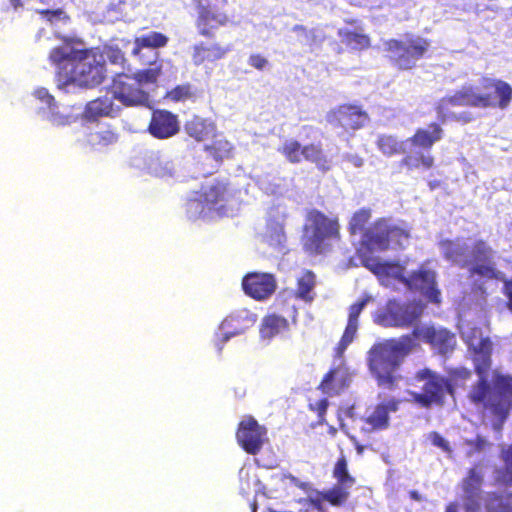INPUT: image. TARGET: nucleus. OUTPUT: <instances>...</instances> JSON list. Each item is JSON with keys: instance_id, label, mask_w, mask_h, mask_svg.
<instances>
[{"instance_id": "c9c22d12", "label": "nucleus", "mask_w": 512, "mask_h": 512, "mask_svg": "<svg viewBox=\"0 0 512 512\" xmlns=\"http://www.w3.org/2000/svg\"><path fill=\"white\" fill-rule=\"evenodd\" d=\"M348 489V487L337 484L328 490L318 492L317 495L321 496L330 505L339 507L349 498Z\"/></svg>"}, {"instance_id": "a19ab883", "label": "nucleus", "mask_w": 512, "mask_h": 512, "mask_svg": "<svg viewBox=\"0 0 512 512\" xmlns=\"http://www.w3.org/2000/svg\"><path fill=\"white\" fill-rule=\"evenodd\" d=\"M279 152L292 164L300 163L303 159V146L297 140L284 142Z\"/></svg>"}, {"instance_id": "c03bdc74", "label": "nucleus", "mask_w": 512, "mask_h": 512, "mask_svg": "<svg viewBox=\"0 0 512 512\" xmlns=\"http://www.w3.org/2000/svg\"><path fill=\"white\" fill-rule=\"evenodd\" d=\"M194 95L192 85L190 83L177 85L171 90L167 91L165 98L173 101L180 102L192 98Z\"/></svg>"}, {"instance_id": "09e8293b", "label": "nucleus", "mask_w": 512, "mask_h": 512, "mask_svg": "<svg viewBox=\"0 0 512 512\" xmlns=\"http://www.w3.org/2000/svg\"><path fill=\"white\" fill-rule=\"evenodd\" d=\"M370 298L367 296L365 298H362L355 303H353L349 307V314H348V320L350 322L358 323V318L363 311L364 307L367 305Z\"/></svg>"}, {"instance_id": "a18cd8bd", "label": "nucleus", "mask_w": 512, "mask_h": 512, "mask_svg": "<svg viewBox=\"0 0 512 512\" xmlns=\"http://www.w3.org/2000/svg\"><path fill=\"white\" fill-rule=\"evenodd\" d=\"M161 74V65L157 64L153 67L140 70L136 72L134 77L137 78L138 83L143 87L144 84H154L157 82L159 75Z\"/></svg>"}, {"instance_id": "6ab92c4d", "label": "nucleus", "mask_w": 512, "mask_h": 512, "mask_svg": "<svg viewBox=\"0 0 512 512\" xmlns=\"http://www.w3.org/2000/svg\"><path fill=\"white\" fill-rule=\"evenodd\" d=\"M483 480L484 474L481 465L478 463L468 469L466 476L461 481L465 506L468 512H475L479 509Z\"/></svg>"}, {"instance_id": "6e6d98bb", "label": "nucleus", "mask_w": 512, "mask_h": 512, "mask_svg": "<svg viewBox=\"0 0 512 512\" xmlns=\"http://www.w3.org/2000/svg\"><path fill=\"white\" fill-rule=\"evenodd\" d=\"M473 350L474 354L492 353V343L489 338H482Z\"/></svg>"}, {"instance_id": "b1692460", "label": "nucleus", "mask_w": 512, "mask_h": 512, "mask_svg": "<svg viewBox=\"0 0 512 512\" xmlns=\"http://www.w3.org/2000/svg\"><path fill=\"white\" fill-rule=\"evenodd\" d=\"M184 130L189 137L202 142L215 133L216 125L209 119L194 115L185 122Z\"/></svg>"}, {"instance_id": "aec40b11", "label": "nucleus", "mask_w": 512, "mask_h": 512, "mask_svg": "<svg viewBox=\"0 0 512 512\" xmlns=\"http://www.w3.org/2000/svg\"><path fill=\"white\" fill-rule=\"evenodd\" d=\"M415 330L418 331L416 338L420 336L425 343L441 355L452 352L456 346V337L448 329L427 326Z\"/></svg>"}, {"instance_id": "1a4fd4ad", "label": "nucleus", "mask_w": 512, "mask_h": 512, "mask_svg": "<svg viewBox=\"0 0 512 512\" xmlns=\"http://www.w3.org/2000/svg\"><path fill=\"white\" fill-rule=\"evenodd\" d=\"M414 379L423 382L421 392L410 393L415 404L424 409H430L432 406H444L446 395L450 390V385L446 383L444 376L430 368H423L415 373Z\"/></svg>"}, {"instance_id": "4c0bfd02", "label": "nucleus", "mask_w": 512, "mask_h": 512, "mask_svg": "<svg viewBox=\"0 0 512 512\" xmlns=\"http://www.w3.org/2000/svg\"><path fill=\"white\" fill-rule=\"evenodd\" d=\"M113 111L112 100L107 97L94 99L86 105V114L89 117L108 116Z\"/></svg>"}, {"instance_id": "a211bd4d", "label": "nucleus", "mask_w": 512, "mask_h": 512, "mask_svg": "<svg viewBox=\"0 0 512 512\" xmlns=\"http://www.w3.org/2000/svg\"><path fill=\"white\" fill-rule=\"evenodd\" d=\"M180 130L178 116L168 110L156 109L152 112L148 132L156 139H168Z\"/></svg>"}, {"instance_id": "8fccbe9b", "label": "nucleus", "mask_w": 512, "mask_h": 512, "mask_svg": "<svg viewBox=\"0 0 512 512\" xmlns=\"http://www.w3.org/2000/svg\"><path fill=\"white\" fill-rule=\"evenodd\" d=\"M338 373L337 368H331L322 378L318 389L323 393H329L333 389V382L336 379Z\"/></svg>"}, {"instance_id": "f257e3e1", "label": "nucleus", "mask_w": 512, "mask_h": 512, "mask_svg": "<svg viewBox=\"0 0 512 512\" xmlns=\"http://www.w3.org/2000/svg\"><path fill=\"white\" fill-rule=\"evenodd\" d=\"M77 44L81 42L64 37L61 45L51 49L48 59L56 68L58 82L86 88L100 85L107 74L103 54L96 48H77Z\"/></svg>"}, {"instance_id": "4468645a", "label": "nucleus", "mask_w": 512, "mask_h": 512, "mask_svg": "<svg viewBox=\"0 0 512 512\" xmlns=\"http://www.w3.org/2000/svg\"><path fill=\"white\" fill-rule=\"evenodd\" d=\"M327 121L345 131H355L367 124L369 115L362 106L345 103L329 111Z\"/></svg>"}, {"instance_id": "0eeeda50", "label": "nucleus", "mask_w": 512, "mask_h": 512, "mask_svg": "<svg viewBox=\"0 0 512 512\" xmlns=\"http://www.w3.org/2000/svg\"><path fill=\"white\" fill-rule=\"evenodd\" d=\"M236 194L237 190L229 181L214 179L212 182L202 185L200 190L187 200L186 212L191 217L206 214L227 216Z\"/></svg>"}, {"instance_id": "c85d7f7f", "label": "nucleus", "mask_w": 512, "mask_h": 512, "mask_svg": "<svg viewBox=\"0 0 512 512\" xmlns=\"http://www.w3.org/2000/svg\"><path fill=\"white\" fill-rule=\"evenodd\" d=\"M288 320L277 314L266 315L261 324V335L264 338H272L278 335L280 332L288 329Z\"/></svg>"}, {"instance_id": "393cba45", "label": "nucleus", "mask_w": 512, "mask_h": 512, "mask_svg": "<svg viewBox=\"0 0 512 512\" xmlns=\"http://www.w3.org/2000/svg\"><path fill=\"white\" fill-rule=\"evenodd\" d=\"M398 166L406 172L415 170H430L435 166V157L424 150L407 153L398 162Z\"/></svg>"}, {"instance_id": "774afa93", "label": "nucleus", "mask_w": 512, "mask_h": 512, "mask_svg": "<svg viewBox=\"0 0 512 512\" xmlns=\"http://www.w3.org/2000/svg\"><path fill=\"white\" fill-rule=\"evenodd\" d=\"M293 31H302V32H306V28L303 26V25H295L293 27Z\"/></svg>"}, {"instance_id": "a878e982", "label": "nucleus", "mask_w": 512, "mask_h": 512, "mask_svg": "<svg viewBox=\"0 0 512 512\" xmlns=\"http://www.w3.org/2000/svg\"><path fill=\"white\" fill-rule=\"evenodd\" d=\"M316 286V275L312 270L305 269L297 278L294 296L306 303H311L315 298L314 288Z\"/></svg>"}, {"instance_id": "39448f33", "label": "nucleus", "mask_w": 512, "mask_h": 512, "mask_svg": "<svg viewBox=\"0 0 512 512\" xmlns=\"http://www.w3.org/2000/svg\"><path fill=\"white\" fill-rule=\"evenodd\" d=\"M341 226L337 216H329L318 209L306 214L301 236L302 247L310 255H324L332 251L341 239Z\"/></svg>"}, {"instance_id": "72a5a7b5", "label": "nucleus", "mask_w": 512, "mask_h": 512, "mask_svg": "<svg viewBox=\"0 0 512 512\" xmlns=\"http://www.w3.org/2000/svg\"><path fill=\"white\" fill-rule=\"evenodd\" d=\"M486 512H512V493L499 495L489 493L485 498Z\"/></svg>"}, {"instance_id": "338daca9", "label": "nucleus", "mask_w": 512, "mask_h": 512, "mask_svg": "<svg viewBox=\"0 0 512 512\" xmlns=\"http://www.w3.org/2000/svg\"><path fill=\"white\" fill-rule=\"evenodd\" d=\"M10 1V5L14 8V9H18L19 7H22V1L21 0H9Z\"/></svg>"}, {"instance_id": "37998d69", "label": "nucleus", "mask_w": 512, "mask_h": 512, "mask_svg": "<svg viewBox=\"0 0 512 512\" xmlns=\"http://www.w3.org/2000/svg\"><path fill=\"white\" fill-rule=\"evenodd\" d=\"M445 259L457 262L464 256V248L454 240L446 239L440 242Z\"/></svg>"}, {"instance_id": "680f3d73", "label": "nucleus", "mask_w": 512, "mask_h": 512, "mask_svg": "<svg viewBox=\"0 0 512 512\" xmlns=\"http://www.w3.org/2000/svg\"><path fill=\"white\" fill-rule=\"evenodd\" d=\"M452 118L462 123H469L473 120V116L469 112H462L458 115H453Z\"/></svg>"}, {"instance_id": "0e129e2a", "label": "nucleus", "mask_w": 512, "mask_h": 512, "mask_svg": "<svg viewBox=\"0 0 512 512\" xmlns=\"http://www.w3.org/2000/svg\"><path fill=\"white\" fill-rule=\"evenodd\" d=\"M297 314H298V312H297V308H296L294 305H291V306L288 308L287 315H288L289 317H291V318L295 321V319H296V317H297Z\"/></svg>"}, {"instance_id": "f8f14e48", "label": "nucleus", "mask_w": 512, "mask_h": 512, "mask_svg": "<svg viewBox=\"0 0 512 512\" xmlns=\"http://www.w3.org/2000/svg\"><path fill=\"white\" fill-rule=\"evenodd\" d=\"M112 97L126 107L142 106L149 102L148 92L133 74L118 73L108 87Z\"/></svg>"}, {"instance_id": "f3484780", "label": "nucleus", "mask_w": 512, "mask_h": 512, "mask_svg": "<svg viewBox=\"0 0 512 512\" xmlns=\"http://www.w3.org/2000/svg\"><path fill=\"white\" fill-rule=\"evenodd\" d=\"M195 4L197 8L195 25L201 36L212 38L214 30L229 23V16L225 12L213 9L209 4L202 3V0H195Z\"/></svg>"}, {"instance_id": "9b49d317", "label": "nucleus", "mask_w": 512, "mask_h": 512, "mask_svg": "<svg viewBox=\"0 0 512 512\" xmlns=\"http://www.w3.org/2000/svg\"><path fill=\"white\" fill-rule=\"evenodd\" d=\"M423 311L424 305L420 301L400 302L390 299L378 315L377 322L383 327L409 328L419 321Z\"/></svg>"}, {"instance_id": "49530a36", "label": "nucleus", "mask_w": 512, "mask_h": 512, "mask_svg": "<svg viewBox=\"0 0 512 512\" xmlns=\"http://www.w3.org/2000/svg\"><path fill=\"white\" fill-rule=\"evenodd\" d=\"M464 443L466 446L470 448L469 451L467 452L468 456L479 454L491 445L488 442V440L482 435H477L473 439H466Z\"/></svg>"}, {"instance_id": "ddd939ff", "label": "nucleus", "mask_w": 512, "mask_h": 512, "mask_svg": "<svg viewBox=\"0 0 512 512\" xmlns=\"http://www.w3.org/2000/svg\"><path fill=\"white\" fill-rule=\"evenodd\" d=\"M238 445L250 455H257L267 441V429L251 415L242 419L236 430Z\"/></svg>"}, {"instance_id": "5fc2aeb1", "label": "nucleus", "mask_w": 512, "mask_h": 512, "mask_svg": "<svg viewBox=\"0 0 512 512\" xmlns=\"http://www.w3.org/2000/svg\"><path fill=\"white\" fill-rule=\"evenodd\" d=\"M357 330L358 323L347 321V325L341 338L352 343L356 337Z\"/></svg>"}, {"instance_id": "6e6552de", "label": "nucleus", "mask_w": 512, "mask_h": 512, "mask_svg": "<svg viewBox=\"0 0 512 512\" xmlns=\"http://www.w3.org/2000/svg\"><path fill=\"white\" fill-rule=\"evenodd\" d=\"M386 58L399 71H409L417 67V62L425 58L431 49V40L406 33L404 39L390 38L383 43Z\"/></svg>"}, {"instance_id": "3c124183", "label": "nucleus", "mask_w": 512, "mask_h": 512, "mask_svg": "<svg viewBox=\"0 0 512 512\" xmlns=\"http://www.w3.org/2000/svg\"><path fill=\"white\" fill-rule=\"evenodd\" d=\"M328 400L326 398H322L316 401L314 404H310V409L317 413L318 421L320 424H323L325 421V414L328 408Z\"/></svg>"}, {"instance_id": "4d7b16f0", "label": "nucleus", "mask_w": 512, "mask_h": 512, "mask_svg": "<svg viewBox=\"0 0 512 512\" xmlns=\"http://www.w3.org/2000/svg\"><path fill=\"white\" fill-rule=\"evenodd\" d=\"M323 501H325L324 499H322L321 496H317L315 498L313 497H308L306 499L303 500V502L306 504V505H309L311 506L312 508H314L315 510H317V512H326L324 506H323Z\"/></svg>"}, {"instance_id": "f704fd0d", "label": "nucleus", "mask_w": 512, "mask_h": 512, "mask_svg": "<svg viewBox=\"0 0 512 512\" xmlns=\"http://www.w3.org/2000/svg\"><path fill=\"white\" fill-rule=\"evenodd\" d=\"M204 149L215 161L222 162L224 159L233 156L234 147L226 139H216L211 144L206 145Z\"/></svg>"}, {"instance_id": "20e7f679", "label": "nucleus", "mask_w": 512, "mask_h": 512, "mask_svg": "<svg viewBox=\"0 0 512 512\" xmlns=\"http://www.w3.org/2000/svg\"><path fill=\"white\" fill-rule=\"evenodd\" d=\"M481 87L484 93L476 92L472 86H463L452 95L443 97L436 108L441 113L449 106L478 108H499L505 110L512 102V86L504 80L483 77Z\"/></svg>"}, {"instance_id": "bf43d9fd", "label": "nucleus", "mask_w": 512, "mask_h": 512, "mask_svg": "<svg viewBox=\"0 0 512 512\" xmlns=\"http://www.w3.org/2000/svg\"><path fill=\"white\" fill-rule=\"evenodd\" d=\"M35 94L40 100L44 101L48 105V107L54 106V102H55L54 97L52 95H50L46 89H44V88L38 89L35 92Z\"/></svg>"}, {"instance_id": "864d4df0", "label": "nucleus", "mask_w": 512, "mask_h": 512, "mask_svg": "<svg viewBox=\"0 0 512 512\" xmlns=\"http://www.w3.org/2000/svg\"><path fill=\"white\" fill-rule=\"evenodd\" d=\"M248 64L257 70H263L268 65V60L261 54H251Z\"/></svg>"}, {"instance_id": "4be33fe9", "label": "nucleus", "mask_w": 512, "mask_h": 512, "mask_svg": "<svg viewBox=\"0 0 512 512\" xmlns=\"http://www.w3.org/2000/svg\"><path fill=\"white\" fill-rule=\"evenodd\" d=\"M400 400L392 398L375 406L373 412L365 419L371 431L384 430L389 426V413L399 409Z\"/></svg>"}, {"instance_id": "ea45409f", "label": "nucleus", "mask_w": 512, "mask_h": 512, "mask_svg": "<svg viewBox=\"0 0 512 512\" xmlns=\"http://www.w3.org/2000/svg\"><path fill=\"white\" fill-rule=\"evenodd\" d=\"M239 322V319L237 317H230L223 321L222 323V329L226 328H233L232 330H227L221 335L218 336L215 345L217 346L218 350L221 351L223 349L224 344L233 336L240 335L244 333V328H238L237 323Z\"/></svg>"}, {"instance_id": "79ce46f5", "label": "nucleus", "mask_w": 512, "mask_h": 512, "mask_svg": "<svg viewBox=\"0 0 512 512\" xmlns=\"http://www.w3.org/2000/svg\"><path fill=\"white\" fill-rule=\"evenodd\" d=\"M371 218V210L369 208H361L357 210L351 217L348 230L351 235H356L364 231L365 226Z\"/></svg>"}, {"instance_id": "e2e57ef3", "label": "nucleus", "mask_w": 512, "mask_h": 512, "mask_svg": "<svg viewBox=\"0 0 512 512\" xmlns=\"http://www.w3.org/2000/svg\"><path fill=\"white\" fill-rule=\"evenodd\" d=\"M350 344H351V342H348L347 340H344L341 338L335 348L336 354L338 356H341Z\"/></svg>"}, {"instance_id": "423d86ee", "label": "nucleus", "mask_w": 512, "mask_h": 512, "mask_svg": "<svg viewBox=\"0 0 512 512\" xmlns=\"http://www.w3.org/2000/svg\"><path fill=\"white\" fill-rule=\"evenodd\" d=\"M363 265L377 276L392 275L404 284L409 290H416L432 303H441V292L437 287L436 273L421 266L412 271L409 276L404 275V268L397 262H381L376 258L363 259Z\"/></svg>"}, {"instance_id": "de8ad7c7", "label": "nucleus", "mask_w": 512, "mask_h": 512, "mask_svg": "<svg viewBox=\"0 0 512 512\" xmlns=\"http://www.w3.org/2000/svg\"><path fill=\"white\" fill-rule=\"evenodd\" d=\"M37 13L41 15L46 21L53 23L60 20H68L69 16L61 8L57 9H40Z\"/></svg>"}, {"instance_id": "5701e85b", "label": "nucleus", "mask_w": 512, "mask_h": 512, "mask_svg": "<svg viewBox=\"0 0 512 512\" xmlns=\"http://www.w3.org/2000/svg\"><path fill=\"white\" fill-rule=\"evenodd\" d=\"M229 51V47H223L218 43L211 45L200 43L193 47L192 61L194 65L201 66L206 62H215L224 58Z\"/></svg>"}, {"instance_id": "c756f323", "label": "nucleus", "mask_w": 512, "mask_h": 512, "mask_svg": "<svg viewBox=\"0 0 512 512\" xmlns=\"http://www.w3.org/2000/svg\"><path fill=\"white\" fill-rule=\"evenodd\" d=\"M168 43V37L161 32L152 31L149 34L136 37L134 40L135 47L133 54H138L143 48H161Z\"/></svg>"}, {"instance_id": "7ed1b4c3", "label": "nucleus", "mask_w": 512, "mask_h": 512, "mask_svg": "<svg viewBox=\"0 0 512 512\" xmlns=\"http://www.w3.org/2000/svg\"><path fill=\"white\" fill-rule=\"evenodd\" d=\"M405 334L399 338H390L376 342L368 351V367L380 387L393 390L397 387L401 375L397 373L404 359L416 346V335Z\"/></svg>"}, {"instance_id": "bb28decb", "label": "nucleus", "mask_w": 512, "mask_h": 512, "mask_svg": "<svg viewBox=\"0 0 512 512\" xmlns=\"http://www.w3.org/2000/svg\"><path fill=\"white\" fill-rule=\"evenodd\" d=\"M303 159L314 163L318 170L325 173L331 169V161L324 153L320 143H309L303 146Z\"/></svg>"}, {"instance_id": "052dcab7", "label": "nucleus", "mask_w": 512, "mask_h": 512, "mask_svg": "<svg viewBox=\"0 0 512 512\" xmlns=\"http://www.w3.org/2000/svg\"><path fill=\"white\" fill-rule=\"evenodd\" d=\"M345 160L351 163L356 168H359L364 164L363 158L356 154L345 155Z\"/></svg>"}, {"instance_id": "58836bf2", "label": "nucleus", "mask_w": 512, "mask_h": 512, "mask_svg": "<svg viewBox=\"0 0 512 512\" xmlns=\"http://www.w3.org/2000/svg\"><path fill=\"white\" fill-rule=\"evenodd\" d=\"M332 475L337 480L338 485L350 488L355 484V478L349 474L348 463L344 455H341L336 461Z\"/></svg>"}, {"instance_id": "7c9ffc66", "label": "nucleus", "mask_w": 512, "mask_h": 512, "mask_svg": "<svg viewBox=\"0 0 512 512\" xmlns=\"http://www.w3.org/2000/svg\"><path fill=\"white\" fill-rule=\"evenodd\" d=\"M376 146L385 156L391 157L405 151L404 142L391 134H381L377 137Z\"/></svg>"}, {"instance_id": "412c9836", "label": "nucleus", "mask_w": 512, "mask_h": 512, "mask_svg": "<svg viewBox=\"0 0 512 512\" xmlns=\"http://www.w3.org/2000/svg\"><path fill=\"white\" fill-rule=\"evenodd\" d=\"M444 135L441 125L431 122L426 128H418L407 141L414 147L429 151Z\"/></svg>"}, {"instance_id": "e433bc0d", "label": "nucleus", "mask_w": 512, "mask_h": 512, "mask_svg": "<svg viewBox=\"0 0 512 512\" xmlns=\"http://www.w3.org/2000/svg\"><path fill=\"white\" fill-rule=\"evenodd\" d=\"M503 467L496 471V481L506 486H512V444L502 451Z\"/></svg>"}, {"instance_id": "dca6fc26", "label": "nucleus", "mask_w": 512, "mask_h": 512, "mask_svg": "<svg viewBox=\"0 0 512 512\" xmlns=\"http://www.w3.org/2000/svg\"><path fill=\"white\" fill-rule=\"evenodd\" d=\"M242 288L252 299L264 301L275 293L277 280L271 273L251 272L243 277Z\"/></svg>"}, {"instance_id": "69168bd1", "label": "nucleus", "mask_w": 512, "mask_h": 512, "mask_svg": "<svg viewBox=\"0 0 512 512\" xmlns=\"http://www.w3.org/2000/svg\"><path fill=\"white\" fill-rule=\"evenodd\" d=\"M445 512H458V504L456 502H451L446 506Z\"/></svg>"}, {"instance_id": "2eb2a0df", "label": "nucleus", "mask_w": 512, "mask_h": 512, "mask_svg": "<svg viewBox=\"0 0 512 512\" xmlns=\"http://www.w3.org/2000/svg\"><path fill=\"white\" fill-rule=\"evenodd\" d=\"M493 254V249L485 240H476L471 249V258L474 265L470 268V273L486 279L502 280L503 273L496 268Z\"/></svg>"}, {"instance_id": "603ef678", "label": "nucleus", "mask_w": 512, "mask_h": 512, "mask_svg": "<svg viewBox=\"0 0 512 512\" xmlns=\"http://www.w3.org/2000/svg\"><path fill=\"white\" fill-rule=\"evenodd\" d=\"M429 439L434 446L442 449L444 452L449 454L452 452L449 442L445 438H443L438 432H431L429 434Z\"/></svg>"}, {"instance_id": "f03ea898", "label": "nucleus", "mask_w": 512, "mask_h": 512, "mask_svg": "<svg viewBox=\"0 0 512 512\" xmlns=\"http://www.w3.org/2000/svg\"><path fill=\"white\" fill-rule=\"evenodd\" d=\"M491 354H474V370L478 380L472 385L467 398L472 404L489 410L503 424L512 409V376L496 375L491 388L487 378L491 367Z\"/></svg>"}, {"instance_id": "473e14b6", "label": "nucleus", "mask_w": 512, "mask_h": 512, "mask_svg": "<svg viewBox=\"0 0 512 512\" xmlns=\"http://www.w3.org/2000/svg\"><path fill=\"white\" fill-rule=\"evenodd\" d=\"M118 134L110 127L101 128L89 135V144L98 149L107 148L118 142Z\"/></svg>"}, {"instance_id": "cd10ccee", "label": "nucleus", "mask_w": 512, "mask_h": 512, "mask_svg": "<svg viewBox=\"0 0 512 512\" xmlns=\"http://www.w3.org/2000/svg\"><path fill=\"white\" fill-rule=\"evenodd\" d=\"M471 377L472 371L466 367H454L448 369L447 375L444 376V380H446V383L450 385L448 395L454 399L457 388H465Z\"/></svg>"}, {"instance_id": "13d9d810", "label": "nucleus", "mask_w": 512, "mask_h": 512, "mask_svg": "<svg viewBox=\"0 0 512 512\" xmlns=\"http://www.w3.org/2000/svg\"><path fill=\"white\" fill-rule=\"evenodd\" d=\"M504 285H503V292L505 296L507 297V307L512 312V277L510 279H502Z\"/></svg>"}, {"instance_id": "2f4dec72", "label": "nucleus", "mask_w": 512, "mask_h": 512, "mask_svg": "<svg viewBox=\"0 0 512 512\" xmlns=\"http://www.w3.org/2000/svg\"><path fill=\"white\" fill-rule=\"evenodd\" d=\"M338 36L347 47L354 50H366L371 46L369 36L363 33L340 29L338 30Z\"/></svg>"}, {"instance_id": "9d476101", "label": "nucleus", "mask_w": 512, "mask_h": 512, "mask_svg": "<svg viewBox=\"0 0 512 512\" xmlns=\"http://www.w3.org/2000/svg\"><path fill=\"white\" fill-rule=\"evenodd\" d=\"M409 233L404 228L390 223L386 218L377 219L363 234V244L370 250L386 251L404 248Z\"/></svg>"}]
</instances>
